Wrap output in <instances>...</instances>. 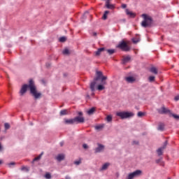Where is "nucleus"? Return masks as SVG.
I'll use <instances>...</instances> for the list:
<instances>
[{
  "label": "nucleus",
  "instance_id": "nucleus-1",
  "mask_svg": "<svg viewBox=\"0 0 179 179\" xmlns=\"http://www.w3.org/2000/svg\"><path fill=\"white\" fill-rule=\"evenodd\" d=\"M99 80H101V84H99L96 87V90H99V92H101V90H104L106 89V87L104 85H107V76H103L102 71H96V77L94 78L93 81L91 82L90 88L91 92H95L96 91V85H97V82Z\"/></svg>",
  "mask_w": 179,
  "mask_h": 179
},
{
  "label": "nucleus",
  "instance_id": "nucleus-2",
  "mask_svg": "<svg viewBox=\"0 0 179 179\" xmlns=\"http://www.w3.org/2000/svg\"><path fill=\"white\" fill-rule=\"evenodd\" d=\"M27 89H29V92L34 97L35 100L41 99V92H38L37 91V87H36V84H34V80H33V79H30L29 80V84H24L22 86L20 90V96H24V94L27 93Z\"/></svg>",
  "mask_w": 179,
  "mask_h": 179
},
{
  "label": "nucleus",
  "instance_id": "nucleus-3",
  "mask_svg": "<svg viewBox=\"0 0 179 179\" xmlns=\"http://www.w3.org/2000/svg\"><path fill=\"white\" fill-rule=\"evenodd\" d=\"M142 17H143V20L141 22L142 27H152L153 24V18L148 14H143Z\"/></svg>",
  "mask_w": 179,
  "mask_h": 179
},
{
  "label": "nucleus",
  "instance_id": "nucleus-4",
  "mask_svg": "<svg viewBox=\"0 0 179 179\" xmlns=\"http://www.w3.org/2000/svg\"><path fill=\"white\" fill-rule=\"evenodd\" d=\"M157 112L159 114H169V117H173L176 121H179V115L173 113L171 110L166 108L164 106L157 109Z\"/></svg>",
  "mask_w": 179,
  "mask_h": 179
},
{
  "label": "nucleus",
  "instance_id": "nucleus-5",
  "mask_svg": "<svg viewBox=\"0 0 179 179\" xmlns=\"http://www.w3.org/2000/svg\"><path fill=\"white\" fill-rule=\"evenodd\" d=\"M117 48H120V50H122V51H125L126 52L131 51V46H129L128 43L124 40L119 43V44L117 45Z\"/></svg>",
  "mask_w": 179,
  "mask_h": 179
},
{
  "label": "nucleus",
  "instance_id": "nucleus-6",
  "mask_svg": "<svg viewBox=\"0 0 179 179\" xmlns=\"http://www.w3.org/2000/svg\"><path fill=\"white\" fill-rule=\"evenodd\" d=\"M116 115L120 117L122 120H125L126 118H131V117H134V113L131 112H117Z\"/></svg>",
  "mask_w": 179,
  "mask_h": 179
},
{
  "label": "nucleus",
  "instance_id": "nucleus-7",
  "mask_svg": "<svg viewBox=\"0 0 179 179\" xmlns=\"http://www.w3.org/2000/svg\"><path fill=\"white\" fill-rule=\"evenodd\" d=\"M142 176V171L137 169L132 173H129L127 179H134L136 177H141Z\"/></svg>",
  "mask_w": 179,
  "mask_h": 179
},
{
  "label": "nucleus",
  "instance_id": "nucleus-8",
  "mask_svg": "<svg viewBox=\"0 0 179 179\" xmlns=\"http://www.w3.org/2000/svg\"><path fill=\"white\" fill-rule=\"evenodd\" d=\"M105 149V146L103 144L97 143V148H96L94 150V153H101V152H103Z\"/></svg>",
  "mask_w": 179,
  "mask_h": 179
},
{
  "label": "nucleus",
  "instance_id": "nucleus-9",
  "mask_svg": "<svg viewBox=\"0 0 179 179\" xmlns=\"http://www.w3.org/2000/svg\"><path fill=\"white\" fill-rule=\"evenodd\" d=\"M74 119V124H83L85 122V117L76 116Z\"/></svg>",
  "mask_w": 179,
  "mask_h": 179
},
{
  "label": "nucleus",
  "instance_id": "nucleus-10",
  "mask_svg": "<svg viewBox=\"0 0 179 179\" xmlns=\"http://www.w3.org/2000/svg\"><path fill=\"white\" fill-rule=\"evenodd\" d=\"M125 80L127 82V83H134L136 80V78L130 76L128 77H125Z\"/></svg>",
  "mask_w": 179,
  "mask_h": 179
},
{
  "label": "nucleus",
  "instance_id": "nucleus-11",
  "mask_svg": "<svg viewBox=\"0 0 179 179\" xmlns=\"http://www.w3.org/2000/svg\"><path fill=\"white\" fill-rule=\"evenodd\" d=\"M64 124L66 125H73L75 124L74 119H64Z\"/></svg>",
  "mask_w": 179,
  "mask_h": 179
},
{
  "label": "nucleus",
  "instance_id": "nucleus-12",
  "mask_svg": "<svg viewBox=\"0 0 179 179\" xmlns=\"http://www.w3.org/2000/svg\"><path fill=\"white\" fill-rule=\"evenodd\" d=\"M126 15H127V16H129V17H135V16H136V14H135V13H132V11H129V10L128 8L126 9Z\"/></svg>",
  "mask_w": 179,
  "mask_h": 179
},
{
  "label": "nucleus",
  "instance_id": "nucleus-13",
  "mask_svg": "<svg viewBox=\"0 0 179 179\" xmlns=\"http://www.w3.org/2000/svg\"><path fill=\"white\" fill-rule=\"evenodd\" d=\"M56 159L57 162H62V160H65V155H64V154H59L56 157Z\"/></svg>",
  "mask_w": 179,
  "mask_h": 179
},
{
  "label": "nucleus",
  "instance_id": "nucleus-14",
  "mask_svg": "<svg viewBox=\"0 0 179 179\" xmlns=\"http://www.w3.org/2000/svg\"><path fill=\"white\" fill-rule=\"evenodd\" d=\"M94 113H96V107H92L87 111V114H88V115H93Z\"/></svg>",
  "mask_w": 179,
  "mask_h": 179
},
{
  "label": "nucleus",
  "instance_id": "nucleus-15",
  "mask_svg": "<svg viewBox=\"0 0 179 179\" xmlns=\"http://www.w3.org/2000/svg\"><path fill=\"white\" fill-rule=\"evenodd\" d=\"M129 61H131V57L127 56L123 58L122 64L123 65H125L126 64H128V62H129Z\"/></svg>",
  "mask_w": 179,
  "mask_h": 179
},
{
  "label": "nucleus",
  "instance_id": "nucleus-16",
  "mask_svg": "<svg viewBox=\"0 0 179 179\" xmlns=\"http://www.w3.org/2000/svg\"><path fill=\"white\" fill-rule=\"evenodd\" d=\"M155 163H157V164H160V166H164V162L163 161L162 157H161L158 159H156Z\"/></svg>",
  "mask_w": 179,
  "mask_h": 179
},
{
  "label": "nucleus",
  "instance_id": "nucleus-17",
  "mask_svg": "<svg viewBox=\"0 0 179 179\" xmlns=\"http://www.w3.org/2000/svg\"><path fill=\"white\" fill-rule=\"evenodd\" d=\"M109 166H110V163L108 162L105 163L101 168L100 171H104L105 170H107Z\"/></svg>",
  "mask_w": 179,
  "mask_h": 179
},
{
  "label": "nucleus",
  "instance_id": "nucleus-18",
  "mask_svg": "<svg viewBox=\"0 0 179 179\" xmlns=\"http://www.w3.org/2000/svg\"><path fill=\"white\" fill-rule=\"evenodd\" d=\"M106 51L108 55H113L115 54V49H106Z\"/></svg>",
  "mask_w": 179,
  "mask_h": 179
},
{
  "label": "nucleus",
  "instance_id": "nucleus-19",
  "mask_svg": "<svg viewBox=\"0 0 179 179\" xmlns=\"http://www.w3.org/2000/svg\"><path fill=\"white\" fill-rule=\"evenodd\" d=\"M105 50H106L105 48H99V49L97 50V51L95 52V55H96V56L100 55V54H101V52H103V51H104Z\"/></svg>",
  "mask_w": 179,
  "mask_h": 179
},
{
  "label": "nucleus",
  "instance_id": "nucleus-20",
  "mask_svg": "<svg viewBox=\"0 0 179 179\" xmlns=\"http://www.w3.org/2000/svg\"><path fill=\"white\" fill-rule=\"evenodd\" d=\"M150 71L152 73H155V75H157V73H158L157 69H156V67H151L150 69Z\"/></svg>",
  "mask_w": 179,
  "mask_h": 179
},
{
  "label": "nucleus",
  "instance_id": "nucleus-21",
  "mask_svg": "<svg viewBox=\"0 0 179 179\" xmlns=\"http://www.w3.org/2000/svg\"><path fill=\"white\" fill-rule=\"evenodd\" d=\"M157 129L158 131H164V124L159 123Z\"/></svg>",
  "mask_w": 179,
  "mask_h": 179
},
{
  "label": "nucleus",
  "instance_id": "nucleus-22",
  "mask_svg": "<svg viewBox=\"0 0 179 179\" xmlns=\"http://www.w3.org/2000/svg\"><path fill=\"white\" fill-rule=\"evenodd\" d=\"M106 7L107 9H114V5L110 4L108 2H106Z\"/></svg>",
  "mask_w": 179,
  "mask_h": 179
},
{
  "label": "nucleus",
  "instance_id": "nucleus-23",
  "mask_svg": "<svg viewBox=\"0 0 179 179\" xmlns=\"http://www.w3.org/2000/svg\"><path fill=\"white\" fill-rule=\"evenodd\" d=\"M110 13V11L106 10L103 15L102 19L103 20H107V15Z\"/></svg>",
  "mask_w": 179,
  "mask_h": 179
},
{
  "label": "nucleus",
  "instance_id": "nucleus-24",
  "mask_svg": "<svg viewBox=\"0 0 179 179\" xmlns=\"http://www.w3.org/2000/svg\"><path fill=\"white\" fill-rule=\"evenodd\" d=\"M62 54L64 55H69L71 54V52H69V49L68 48H65L63 51H62Z\"/></svg>",
  "mask_w": 179,
  "mask_h": 179
},
{
  "label": "nucleus",
  "instance_id": "nucleus-25",
  "mask_svg": "<svg viewBox=\"0 0 179 179\" xmlns=\"http://www.w3.org/2000/svg\"><path fill=\"white\" fill-rule=\"evenodd\" d=\"M103 128H104V124H100V125L95 126V129L96 131H101V129Z\"/></svg>",
  "mask_w": 179,
  "mask_h": 179
},
{
  "label": "nucleus",
  "instance_id": "nucleus-26",
  "mask_svg": "<svg viewBox=\"0 0 179 179\" xmlns=\"http://www.w3.org/2000/svg\"><path fill=\"white\" fill-rule=\"evenodd\" d=\"M163 150H162V149L160 148L157 150V153L158 156H162V155H163Z\"/></svg>",
  "mask_w": 179,
  "mask_h": 179
},
{
  "label": "nucleus",
  "instance_id": "nucleus-27",
  "mask_svg": "<svg viewBox=\"0 0 179 179\" xmlns=\"http://www.w3.org/2000/svg\"><path fill=\"white\" fill-rule=\"evenodd\" d=\"M66 39L67 38H66V36H62V37L59 38V41L60 43H65V41H66Z\"/></svg>",
  "mask_w": 179,
  "mask_h": 179
},
{
  "label": "nucleus",
  "instance_id": "nucleus-28",
  "mask_svg": "<svg viewBox=\"0 0 179 179\" xmlns=\"http://www.w3.org/2000/svg\"><path fill=\"white\" fill-rule=\"evenodd\" d=\"M106 121L108 122H111V121H113V116L111 115H108L107 117H106Z\"/></svg>",
  "mask_w": 179,
  "mask_h": 179
},
{
  "label": "nucleus",
  "instance_id": "nucleus-29",
  "mask_svg": "<svg viewBox=\"0 0 179 179\" xmlns=\"http://www.w3.org/2000/svg\"><path fill=\"white\" fill-rule=\"evenodd\" d=\"M168 143H169V141H166L164 143L163 146L160 147V148H162L163 150H164V149H166V148H167Z\"/></svg>",
  "mask_w": 179,
  "mask_h": 179
},
{
  "label": "nucleus",
  "instance_id": "nucleus-30",
  "mask_svg": "<svg viewBox=\"0 0 179 179\" xmlns=\"http://www.w3.org/2000/svg\"><path fill=\"white\" fill-rule=\"evenodd\" d=\"M155 77L153 76H150L148 78V80H149V82H150L151 83H152V82H155Z\"/></svg>",
  "mask_w": 179,
  "mask_h": 179
},
{
  "label": "nucleus",
  "instance_id": "nucleus-31",
  "mask_svg": "<svg viewBox=\"0 0 179 179\" xmlns=\"http://www.w3.org/2000/svg\"><path fill=\"white\" fill-rule=\"evenodd\" d=\"M145 115V113L143 112H138L137 113V116L139 117V118H142V117H143Z\"/></svg>",
  "mask_w": 179,
  "mask_h": 179
},
{
  "label": "nucleus",
  "instance_id": "nucleus-32",
  "mask_svg": "<svg viewBox=\"0 0 179 179\" xmlns=\"http://www.w3.org/2000/svg\"><path fill=\"white\" fill-rule=\"evenodd\" d=\"M132 41H133V43H134V44H136V43H139L140 41H141V38H133L132 39Z\"/></svg>",
  "mask_w": 179,
  "mask_h": 179
},
{
  "label": "nucleus",
  "instance_id": "nucleus-33",
  "mask_svg": "<svg viewBox=\"0 0 179 179\" xmlns=\"http://www.w3.org/2000/svg\"><path fill=\"white\" fill-rule=\"evenodd\" d=\"M68 114L66 110H62L60 111V115H66Z\"/></svg>",
  "mask_w": 179,
  "mask_h": 179
},
{
  "label": "nucleus",
  "instance_id": "nucleus-34",
  "mask_svg": "<svg viewBox=\"0 0 179 179\" xmlns=\"http://www.w3.org/2000/svg\"><path fill=\"white\" fill-rule=\"evenodd\" d=\"M4 128L5 129H9L10 128V124H9V123H5Z\"/></svg>",
  "mask_w": 179,
  "mask_h": 179
},
{
  "label": "nucleus",
  "instance_id": "nucleus-35",
  "mask_svg": "<svg viewBox=\"0 0 179 179\" xmlns=\"http://www.w3.org/2000/svg\"><path fill=\"white\" fill-rule=\"evenodd\" d=\"M8 167L10 169L12 167V166H16V163L15 162H10L8 164Z\"/></svg>",
  "mask_w": 179,
  "mask_h": 179
},
{
  "label": "nucleus",
  "instance_id": "nucleus-36",
  "mask_svg": "<svg viewBox=\"0 0 179 179\" xmlns=\"http://www.w3.org/2000/svg\"><path fill=\"white\" fill-rule=\"evenodd\" d=\"M45 178H47V179L51 178V173H45Z\"/></svg>",
  "mask_w": 179,
  "mask_h": 179
},
{
  "label": "nucleus",
  "instance_id": "nucleus-37",
  "mask_svg": "<svg viewBox=\"0 0 179 179\" xmlns=\"http://www.w3.org/2000/svg\"><path fill=\"white\" fill-rule=\"evenodd\" d=\"M21 170H22V171H24V170H25V171H27V172L29 171V169L27 167H26V166H22V169H21Z\"/></svg>",
  "mask_w": 179,
  "mask_h": 179
},
{
  "label": "nucleus",
  "instance_id": "nucleus-38",
  "mask_svg": "<svg viewBox=\"0 0 179 179\" xmlns=\"http://www.w3.org/2000/svg\"><path fill=\"white\" fill-rule=\"evenodd\" d=\"M40 159H41V158H40V157H35V158L33 159L32 163H34V162H38V160H40Z\"/></svg>",
  "mask_w": 179,
  "mask_h": 179
},
{
  "label": "nucleus",
  "instance_id": "nucleus-39",
  "mask_svg": "<svg viewBox=\"0 0 179 179\" xmlns=\"http://www.w3.org/2000/svg\"><path fill=\"white\" fill-rule=\"evenodd\" d=\"M86 15H89V11H85L83 15L82 19H86Z\"/></svg>",
  "mask_w": 179,
  "mask_h": 179
},
{
  "label": "nucleus",
  "instance_id": "nucleus-40",
  "mask_svg": "<svg viewBox=\"0 0 179 179\" xmlns=\"http://www.w3.org/2000/svg\"><path fill=\"white\" fill-rule=\"evenodd\" d=\"M80 163H82V161H80V160L74 162V164H76V166H79V164H80Z\"/></svg>",
  "mask_w": 179,
  "mask_h": 179
},
{
  "label": "nucleus",
  "instance_id": "nucleus-41",
  "mask_svg": "<svg viewBox=\"0 0 179 179\" xmlns=\"http://www.w3.org/2000/svg\"><path fill=\"white\" fill-rule=\"evenodd\" d=\"M83 149H89V145H87L86 143H84L83 144Z\"/></svg>",
  "mask_w": 179,
  "mask_h": 179
},
{
  "label": "nucleus",
  "instance_id": "nucleus-42",
  "mask_svg": "<svg viewBox=\"0 0 179 179\" xmlns=\"http://www.w3.org/2000/svg\"><path fill=\"white\" fill-rule=\"evenodd\" d=\"M3 146L2 145V143H0V152H3Z\"/></svg>",
  "mask_w": 179,
  "mask_h": 179
},
{
  "label": "nucleus",
  "instance_id": "nucleus-43",
  "mask_svg": "<svg viewBox=\"0 0 179 179\" xmlns=\"http://www.w3.org/2000/svg\"><path fill=\"white\" fill-rule=\"evenodd\" d=\"M78 117H83V112H78Z\"/></svg>",
  "mask_w": 179,
  "mask_h": 179
},
{
  "label": "nucleus",
  "instance_id": "nucleus-44",
  "mask_svg": "<svg viewBox=\"0 0 179 179\" xmlns=\"http://www.w3.org/2000/svg\"><path fill=\"white\" fill-rule=\"evenodd\" d=\"M174 100H175V101H178V100H179V95L175 96Z\"/></svg>",
  "mask_w": 179,
  "mask_h": 179
},
{
  "label": "nucleus",
  "instance_id": "nucleus-45",
  "mask_svg": "<svg viewBox=\"0 0 179 179\" xmlns=\"http://www.w3.org/2000/svg\"><path fill=\"white\" fill-rule=\"evenodd\" d=\"M133 145H139V141H134Z\"/></svg>",
  "mask_w": 179,
  "mask_h": 179
},
{
  "label": "nucleus",
  "instance_id": "nucleus-46",
  "mask_svg": "<svg viewBox=\"0 0 179 179\" xmlns=\"http://www.w3.org/2000/svg\"><path fill=\"white\" fill-rule=\"evenodd\" d=\"M122 9H125V8H127V4L122 3Z\"/></svg>",
  "mask_w": 179,
  "mask_h": 179
},
{
  "label": "nucleus",
  "instance_id": "nucleus-47",
  "mask_svg": "<svg viewBox=\"0 0 179 179\" xmlns=\"http://www.w3.org/2000/svg\"><path fill=\"white\" fill-rule=\"evenodd\" d=\"M46 68H50L51 67V64L50 63H46Z\"/></svg>",
  "mask_w": 179,
  "mask_h": 179
},
{
  "label": "nucleus",
  "instance_id": "nucleus-48",
  "mask_svg": "<svg viewBox=\"0 0 179 179\" xmlns=\"http://www.w3.org/2000/svg\"><path fill=\"white\" fill-rule=\"evenodd\" d=\"M64 78H66L68 76V73H64L63 74Z\"/></svg>",
  "mask_w": 179,
  "mask_h": 179
},
{
  "label": "nucleus",
  "instance_id": "nucleus-49",
  "mask_svg": "<svg viewBox=\"0 0 179 179\" xmlns=\"http://www.w3.org/2000/svg\"><path fill=\"white\" fill-rule=\"evenodd\" d=\"M92 36H94V37H96V36H97V32H93Z\"/></svg>",
  "mask_w": 179,
  "mask_h": 179
},
{
  "label": "nucleus",
  "instance_id": "nucleus-50",
  "mask_svg": "<svg viewBox=\"0 0 179 179\" xmlns=\"http://www.w3.org/2000/svg\"><path fill=\"white\" fill-rule=\"evenodd\" d=\"M0 164H3V160L0 159Z\"/></svg>",
  "mask_w": 179,
  "mask_h": 179
},
{
  "label": "nucleus",
  "instance_id": "nucleus-51",
  "mask_svg": "<svg viewBox=\"0 0 179 179\" xmlns=\"http://www.w3.org/2000/svg\"><path fill=\"white\" fill-rule=\"evenodd\" d=\"M41 156H43V152L41 155H39L38 157H39L41 159Z\"/></svg>",
  "mask_w": 179,
  "mask_h": 179
},
{
  "label": "nucleus",
  "instance_id": "nucleus-52",
  "mask_svg": "<svg viewBox=\"0 0 179 179\" xmlns=\"http://www.w3.org/2000/svg\"><path fill=\"white\" fill-rule=\"evenodd\" d=\"M41 156H43V152L41 155H39L38 157H39L41 159Z\"/></svg>",
  "mask_w": 179,
  "mask_h": 179
},
{
  "label": "nucleus",
  "instance_id": "nucleus-53",
  "mask_svg": "<svg viewBox=\"0 0 179 179\" xmlns=\"http://www.w3.org/2000/svg\"><path fill=\"white\" fill-rule=\"evenodd\" d=\"M66 179H71V177H69V176H66V178H65Z\"/></svg>",
  "mask_w": 179,
  "mask_h": 179
},
{
  "label": "nucleus",
  "instance_id": "nucleus-54",
  "mask_svg": "<svg viewBox=\"0 0 179 179\" xmlns=\"http://www.w3.org/2000/svg\"><path fill=\"white\" fill-rule=\"evenodd\" d=\"M87 99H90V95L87 94Z\"/></svg>",
  "mask_w": 179,
  "mask_h": 179
},
{
  "label": "nucleus",
  "instance_id": "nucleus-55",
  "mask_svg": "<svg viewBox=\"0 0 179 179\" xmlns=\"http://www.w3.org/2000/svg\"><path fill=\"white\" fill-rule=\"evenodd\" d=\"M110 1H111V0H106V2H108V3H110Z\"/></svg>",
  "mask_w": 179,
  "mask_h": 179
},
{
  "label": "nucleus",
  "instance_id": "nucleus-56",
  "mask_svg": "<svg viewBox=\"0 0 179 179\" xmlns=\"http://www.w3.org/2000/svg\"><path fill=\"white\" fill-rule=\"evenodd\" d=\"M61 146H64V143H60Z\"/></svg>",
  "mask_w": 179,
  "mask_h": 179
},
{
  "label": "nucleus",
  "instance_id": "nucleus-57",
  "mask_svg": "<svg viewBox=\"0 0 179 179\" xmlns=\"http://www.w3.org/2000/svg\"><path fill=\"white\" fill-rule=\"evenodd\" d=\"M135 108H136V110H139V108H138V106H136Z\"/></svg>",
  "mask_w": 179,
  "mask_h": 179
},
{
  "label": "nucleus",
  "instance_id": "nucleus-58",
  "mask_svg": "<svg viewBox=\"0 0 179 179\" xmlns=\"http://www.w3.org/2000/svg\"><path fill=\"white\" fill-rule=\"evenodd\" d=\"M92 96H94V92H93V93L92 94Z\"/></svg>",
  "mask_w": 179,
  "mask_h": 179
},
{
  "label": "nucleus",
  "instance_id": "nucleus-59",
  "mask_svg": "<svg viewBox=\"0 0 179 179\" xmlns=\"http://www.w3.org/2000/svg\"><path fill=\"white\" fill-rule=\"evenodd\" d=\"M122 20H123L124 22H126V20H125V19H123Z\"/></svg>",
  "mask_w": 179,
  "mask_h": 179
},
{
  "label": "nucleus",
  "instance_id": "nucleus-60",
  "mask_svg": "<svg viewBox=\"0 0 179 179\" xmlns=\"http://www.w3.org/2000/svg\"><path fill=\"white\" fill-rule=\"evenodd\" d=\"M30 125H33V122H31V123H30Z\"/></svg>",
  "mask_w": 179,
  "mask_h": 179
},
{
  "label": "nucleus",
  "instance_id": "nucleus-61",
  "mask_svg": "<svg viewBox=\"0 0 179 179\" xmlns=\"http://www.w3.org/2000/svg\"><path fill=\"white\" fill-rule=\"evenodd\" d=\"M168 179H171V178H169Z\"/></svg>",
  "mask_w": 179,
  "mask_h": 179
},
{
  "label": "nucleus",
  "instance_id": "nucleus-62",
  "mask_svg": "<svg viewBox=\"0 0 179 179\" xmlns=\"http://www.w3.org/2000/svg\"><path fill=\"white\" fill-rule=\"evenodd\" d=\"M162 38H163V36H162Z\"/></svg>",
  "mask_w": 179,
  "mask_h": 179
}]
</instances>
